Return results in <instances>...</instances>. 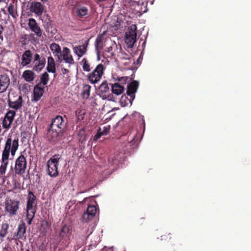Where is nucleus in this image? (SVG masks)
Segmentation results:
<instances>
[{"instance_id": "f257e3e1", "label": "nucleus", "mask_w": 251, "mask_h": 251, "mask_svg": "<svg viewBox=\"0 0 251 251\" xmlns=\"http://www.w3.org/2000/svg\"><path fill=\"white\" fill-rule=\"evenodd\" d=\"M66 123L61 116L52 119L47 133V138L52 144L58 142L62 138Z\"/></svg>"}, {"instance_id": "f03ea898", "label": "nucleus", "mask_w": 251, "mask_h": 251, "mask_svg": "<svg viewBox=\"0 0 251 251\" xmlns=\"http://www.w3.org/2000/svg\"><path fill=\"white\" fill-rule=\"evenodd\" d=\"M14 144L19 147V139L18 138H15L13 140L11 138L7 139L2 153V164L0 168V173H5L6 171L8 162L10 151L12 150Z\"/></svg>"}, {"instance_id": "7ed1b4c3", "label": "nucleus", "mask_w": 251, "mask_h": 251, "mask_svg": "<svg viewBox=\"0 0 251 251\" xmlns=\"http://www.w3.org/2000/svg\"><path fill=\"white\" fill-rule=\"evenodd\" d=\"M104 68L102 64H98L91 73L87 75V80L93 84L98 83L104 74Z\"/></svg>"}, {"instance_id": "20e7f679", "label": "nucleus", "mask_w": 251, "mask_h": 251, "mask_svg": "<svg viewBox=\"0 0 251 251\" xmlns=\"http://www.w3.org/2000/svg\"><path fill=\"white\" fill-rule=\"evenodd\" d=\"M136 25L133 24L128 27L126 33L125 43L128 48H132L136 41Z\"/></svg>"}, {"instance_id": "39448f33", "label": "nucleus", "mask_w": 251, "mask_h": 251, "mask_svg": "<svg viewBox=\"0 0 251 251\" xmlns=\"http://www.w3.org/2000/svg\"><path fill=\"white\" fill-rule=\"evenodd\" d=\"M25 223L23 222L22 224L18 225L17 231L13 235L8 236L7 240L9 241L12 240H24L25 239Z\"/></svg>"}, {"instance_id": "423d86ee", "label": "nucleus", "mask_w": 251, "mask_h": 251, "mask_svg": "<svg viewBox=\"0 0 251 251\" xmlns=\"http://www.w3.org/2000/svg\"><path fill=\"white\" fill-rule=\"evenodd\" d=\"M34 66L33 70L37 72H41L45 67L46 60L44 55H40L38 53H35L33 56Z\"/></svg>"}, {"instance_id": "0eeeda50", "label": "nucleus", "mask_w": 251, "mask_h": 251, "mask_svg": "<svg viewBox=\"0 0 251 251\" xmlns=\"http://www.w3.org/2000/svg\"><path fill=\"white\" fill-rule=\"evenodd\" d=\"M26 199V212L36 213L37 206L36 198L32 191L28 190Z\"/></svg>"}, {"instance_id": "6e6552de", "label": "nucleus", "mask_w": 251, "mask_h": 251, "mask_svg": "<svg viewBox=\"0 0 251 251\" xmlns=\"http://www.w3.org/2000/svg\"><path fill=\"white\" fill-rule=\"evenodd\" d=\"M75 12L79 19H86L89 13L88 6L86 4H78L75 8Z\"/></svg>"}, {"instance_id": "1a4fd4ad", "label": "nucleus", "mask_w": 251, "mask_h": 251, "mask_svg": "<svg viewBox=\"0 0 251 251\" xmlns=\"http://www.w3.org/2000/svg\"><path fill=\"white\" fill-rule=\"evenodd\" d=\"M19 201L15 200H8L5 202V210L10 215H16L19 209Z\"/></svg>"}, {"instance_id": "9d476101", "label": "nucleus", "mask_w": 251, "mask_h": 251, "mask_svg": "<svg viewBox=\"0 0 251 251\" xmlns=\"http://www.w3.org/2000/svg\"><path fill=\"white\" fill-rule=\"evenodd\" d=\"M26 167V159L23 155L21 154L16 160L15 173H25Z\"/></svg>"}, {"instance_id": "9b49d317", "label": "nucleus", "mask_w": 251, "mask_h": 251, "mask_svg": "<svg viewBox=\"0 0 251 251\" xmlns=\"http://www.w3.org/2000/svg\"><path fill=\"white\" fill-rule=\"evenodd\" d=\"M44 92V87L37 84L34 87L32 101H37L40 100Z\"/></svg>"}, {"instance_id": "f8f14e48", "label": "nucleus", "mask_w": 251, "mask_h": 251, "mask_svg": "<svg viewBox=\"0 0 251 251\" xmlns=\"http://www.w3.org/2000/svg\"><path fill=\"white\" fill-rule=\"evenodd\" d=\"M10 85V78L5 75H0V93L5 92Z\"/></svg>"}, {"instance_id": "ddd939ff", "label": "nucleus", "mask_w": 251, "mask_h": 251, "mask_svg": "<svg viewBox=\"0 0 251 251\" xmlns=\"http://www.w3.org/2000/svg\"><path fill=\"white\" fill-rule=\"evenodd\" d=\"M59 158H52L49 159L47 162L48 173H58V166Z\"/></svg>"}, {"instance_id": "4468645a", "label": "nucleus", "mask_w": 251, "mask_h": 251, "mask_svg": "<svg viewBox=\"0 0 251 251\" xmlns=\"http://www.w3.org/2000/svg\"><path fill=\"white\" fill-rule=\"evenodd\" d=\"M139 86L138 82L133 80L127 86L126 94L128 96L133 99L135 98V93L136 92Z\"/></svg>"}, {"instance_id": "2eb2a0df", "label": "nucleus", "mask_w": 251, "mask_h": 251, "mask_svg": "<svg viewBox=\"0 0 251 251\" xmlns=\"http://www.w3.org/2000/svg\"><path fill=\"white\" fill-rule=\"evenodd\" d=\"M71 234V227L66 224L62 225L59 234V237L61 240H66Z\"/></svg>"}, {"instance_id": "dca6fc26", "label": "nucleus", "mask_w": 251, "mask_h": 251, "mask_svg": "<svg viewBox=\"0 0 251 251\" xmlns=\"http://www.w3.org/2000/svg\"><path fill=\"white\" fill-rule=\"evenodd\" d=\"M33 54L29 50H25L22 56L21 64L22 66L29 65L32 59Z\"/></svg>"}, {"instance_id": "f3484780", "label": "nucleus", "mask_w": 251, "mask_h": 251, "mask_svg": "<svg viewBox=\"0 0 251 251\" xmlns=\"http://www.w3.org/2000/svg\"><path fill=\"white\" fill-rule=\"evenodd\" d=\"M88 45V41H86L85 43L82 45L74 47L73 48L74 52L78 57L82 56L87 52Z\"/></svg>"}, {"instance_id": "a211bd4d", "label": "nucleus", "mask_w": 251, "mask_h": 251, "mask_svg": "<svg viewBox=\"0 0 251 251\" xmlns=\"http://www.w3.org/2000/svg\"><path fill=\"white\" fill-rule=\"evenodd\" d=\"M62 56L63 57V59L66 63H68L70 65H72L74 63V60L71 54L70 50L68 48H63L62 52Z\"/></svg>"}, {"instance_id": "6ab92c4d", "label": "nucleus", "mask_w": 251, "mask_h": 251, "mask_svg": "<svg viewBox=\"0 0 251 251\" xmlns=\"http://www.w3.org/2000/svg\"><path fill=\"white\" fill-rule=\"evenodd\" d=\"M28 26L31 30L34 32L38 37L42 36V33L41 28L38 25L35 19L31 18L29 20Z\"/></svg>"}, {"instance_id": "aec40b11", "label": "nucleus", "mask_w": 251, "mask_h": 251, "mask_svg": "<svg viewBox=\"0 0 251 251\" xmlns=\"http://www.w3.org/2000/svg\"><path fill=\"white\" fill-rule=\"evenodd\" d=\"M31 10L38 16L42 14L44 10V6L39 2H33L31 5Z\"/></svg>"}, {"instance_id": "412c9836", "label": "nucleus", "mask_w": 251, "mask_h": 251, "mask_svg": "<svg viewBox=\"0 0 251 251\" xmlns=\"http://www.w3.org/2000/svg\"><path fill=\"white\" fill-rule=\"evenodd\" d=\"M51 50L55 56H57L58 61H61L62 52L60 47L56 43H52L50 46Z\"/></svg>"}, {"instance_id": "4be33fe9", "label": "nucleus", "mask_w": 251, "mask_h": 251, "mask_svg": "<svg viewBox=\"0 0 251 251\" xmlns=\"http://www.w3.org/2000/svg\"><path fill=\"white\" fill-rule=\"evenodd\" d=\"M8 101L10 107L15 110H18L20 109L22 106V97L21 96H20L18 99L15 101H12L9 99Z\"/></svg>"}, {"instance_id": "5701e85b", "label": "nucleus", "mask_w": 251, "mask_h": 251, "mask_svg": "<svg viewBox=\"0 0 251 251\" xmlns=\"http://www.w3.org/2000/svg\"><path fill=\"white\" fill-rule=\"evenodd\" d=\"M47 70L49 73H55L56 72L55 61L53 58L51 56L48 58Z\"/></svg>"}, {"instance_id": "b1692460", "label": "nucleus", "mask_w": 251, "mask_h": 251, "mask_svg": "<svg viewBox=\"0 0 251 251\" xmlns=\"http://www.w3.org/2000/svg\"><path fill=\"white\" fill-rule=\"evenodd\" d=\"M9 226L7 223H2L0 228V241L2 242L8 233Z\"/></svg>"}, {"instance_id": "393cba45", "label": "nucleus", "mask_w": 251, "mask_h": 251, "mask_svg": "<svg viewBox=\"0 0 251 251\" xmlns=\"http://www.w3.org/2000/svg\"><path fill=\"white\" fill-rule=\"evenodd\" d=\"M99 91L102 97L106 96L105 94L109 92V88L106 81H103L99 86Z\"/></svg>"}, {"instance_id": "a878e982", "label": "nucleus", "mask_w": 251, "mask_h": 251, "mask_svg": "<svg viewBox=\"0 0 251 251\" xmlns=\"http://www.w3.org/2000/svg\"><path fill=\"white\" fill-rule=\"evenodd\" d=\"M23 77L27 82H30L34 79V73L31 70H25L23 72Z\"/></svg>"}, {"instance_id": "bb28decb", "label": "nucleus", "mask_w": 251, "mask_h": 251, "mask_svg": "<svg viewBox=\"0 0 251 251\" xmlns=\"http://www.w3.org/2000/svg\"><path fill=\"white\" fill-rule=\"evenodd\" d=\"M126 158L125 155L122 152H119L116 154L113 159V164L118 165L119 164H122L125 160Z\"/></svg>"}, {"instance_id": "cd10ccee", "label": "nucleus", "mask_w": 251, "mask_h": 251, "mask_svg": "<svg viewBox=\"0 0 251 251\" xmlns=\"http://www.w3.org/2000/svg\"><path fill=\"white\" fill-rule=\"evenodd\" d=\"M111 91L113 94L116 95H119L122 93L124 91V87L118 83L111 85Z\"/></svg>"}, {"instance_id": "c85d7f7f", "label": "nucleus", "mask_w": 251, "mask_h": 251, "mask_svg": "<svg viewBox=\"0 0 251 251\" xmlns=\"http://www.w3.org/2000/svg\"><path fill=\"white\" fill-rule=\"evenodd\" d=\"M8 13L14 19H16L18 15L17 14V9L15 7L13 3H10L7 7Z\"/></svg>"}, {"instance_id": "c756f323", "label": "nucleus", "mask_w": 251, "mask_h": 251, "mask_svg": "<svg viewBox=\"0 0 251 251\" xmlns=\"http://www.w3.org/2000/svg\"><path fill=\"white\" fill-rule=\"evenodd\" d=\"M91 87L89 84H85L82 87V96L84 99L89 98L90 95V90Z\"/></svg>"}, {"instance_id": "7c9ffc66", "label": "nucleus", "mask_w": 251, "mask_h": 251, "mask_svg": "<svg viewBox=\"0 0 251 251\" xmlns=\"http://www.w3.org/2000/svg\"><path fill=\"white\" fill-rule=\"evenodd\" d=\"M87 139L86 131L83 129L79 130L78 133V140L81 144L84 143Z\"/></svg>"}, {"instance_id": "2f4dec72", "label": "nucleus", "mask_w": 251, "mask_h": 251, "mask_svg": "<svg viewBox=\"0 0 251 251\" xmlns=\"http://www.w3.org/2000/svg\"><path fill=\"white\" fill-rule=\"evenodd\" d=\"M81 64L82 65L83 70L85 72H90L91 70L90 64L86 58H84L81 61Z\"/></svg>"}, {"instance_id": "473e14b6", "label": "nucleus", "mask_w": 251, "mask_h": 251, "mask_svg": "<svg viewBox=\"0 0 251 251\" xmlns=\"http://www.w3.org/2000/svg\"><path fill=\"white\" fill-rule=\"evenodd\" d=\"M49 80V75L47 72L43 73L41 77L40 81L38 83L40 84V85L42 86L46 85L48 84Z\"/></svg>"}, {"instance_id": "72a5a7b5", "label": "nucleus", "mask_w": 251, "mask_h": 251, "mask_svg": "<svg viewBox=\"0 0 251 251\" xmlns=\"http://www.w3.org/2000/svg\"><path fill=\"white\" fill-rule=\"evenodd\" d=\"M97 210V208L93 205H89L88 206L86 212L90 214L93 217L95 216Z\"/></svg>"}, {"instance_id": "f704fd0d", "label": "nucleus", "mask_w": 251, "mask_h": 251, "mask_svg": "<svg viewBox=\"0 0 251 251\" xmlns=\"http://www.w3.org/2000/svg\"><path fill=\"white\" fill-rule=\"evenodd\" d=\"M85 112L82 109H78L75 111V115L78 121H81L84 118Z\"/></svg>"}, {"instance_id": "c9c22d12", "label": "nucleus", "mask_w": 251, "mask_h": 251, "mask_svg": "<svg viewBox=\"0 0 251 251\" xmlns=\"http://www.w3.org/2000/svg\"><path fill=\"white\" fill-rule=\"evenodd\" d=\"M93 218V216L90 215L88 212H86L82 215L81 221L83 223H87Z\"/></svg>"}, {"instance_id": "e433bc0d", "label": "nucleus", "mask_w": 251, "mask_h": 251, "mask_svg": "<svg viewBox=\"0 0 251 251\" xmlns=\"http://www.w3.org/2000/svg\"><path fill=\"white\" fill-rule=\"evenodd\" d=\"M35 213H34V212H31V213L26 212V218L28 220L27 224L28 225L31 224L32 220L35 216Z\"/></svg>"}, {"instance_id": "4c0bfd02", "label": "nucleus", "mask_w": 251, "mask_h": 251, "mask_svg": "<svg viewBox=\"0 0 251 251\" xmlns=\"http://www.w3.org/2000/svg\"><path fill=\"white\" fill-rule=\"evenodd\" d=\"M102 37H98L96 40L95 43H96V49L97 50L99 48L100 49H101L102 48V46L101 45L102 43Z\"/></svg>"}, {"instance_id": "58836bf2", "label": "nucleus", "mask_w": 251, "mask_h": 251, "mask_svg": "<svg viewBox=\"0 0 251 251\" xmlns=\"http://www.w3.org/2000/svg\"><path fill=\"white\" fill-rule=\"evenodd\" d=\"M172 239V234L171 233H166L161 236V240L169 241Z\"/></svg>"}, {"instance_id": "ea45409f", "label": "nucleus", "mask_w": 251, "mask_h": 251, "mask_svg": "<svg viewBox=\"0 0 251 251\" xmlns=\"http://www.w3.org/2000/svg\"><path fill=\"white\" fill-rule=\"evenodd\" d=\"M50 223L47 221H43L41 223V226L45 230H48L50 226Z\"/></svg>"}, {"instance_id": "a19ab883", "label": "nucleus", "mask_w": 251, "mask_h": 251, "mask_svg": "<svg viewBox=\"0 0 251 251\" xmlns=\"http://www.w3.org/2000/svg\"><path fill=\"white\" fill-rule=\"evenodd\" d=\"M2 124L3 127L6 129H8L10 127L11 125V124L8 122L7 120L4 119L2 121Z\"/></svg>"}, {"instance_id": "79ce46f5", "label": "nucleus", "mask_w": 251, "mask_h": 251, "mask_svg": "<svg viewBox=\"0 0 251 251\" xmlns=\"http://www.w3.org/2000/svg\"><path fill=\"white\" fill-rule=\"evenodd\" d=\"M102 135H104V134H103L102 132L101 131V128H99V129L98 130L97 133H96V134L95 135V136L94 137V140H97Z\"/></svg>"}, {"instance_id": "37998d69", "label": "nucleus", "mask_w": 251, "mask_h": 251, "mask_svg": "<svg viewBox=\"0 0 251 251\" xmlns=\"http://www.w3.org/2000/svg\"><path fill=\"white\" fill-rule=\"evenodd\" d=\"M102 135H104V134H103L102 132L101 131V128H99V129L98 130L97 133H96V134L95 135V136L94 137V140H97Z\"/></svg>"}, {"instance_id": "c03bdc74", "label": "nucleus", "mask_w": 251, "mask_h": 251, "mask_svg": "<svg viewBox=\"0 0 251 251\" xmlns=\"http://www.w3.org/2000/svg\"><path fill=\"white\" fill-rule=\"evenodd\" d=\"M15 114H16V113L14 111L9 110L7 112V113L5 115L11 118V119H14Z\"/></svg>"}, {"instance_id": "a18cd8bd", "label": "nucleus", "mask_w": 251, "mask_h": 251, "mask_svg": "<svg viewBox=\"0 0 251 251\" xmlns=\"http://www.w3.org/2000/svg\"><path fill=\"white\" fill-rule=\"evenodd\" d=\"M110 128V126H104L102 129H101V131L104 135H106L109 132Z\"/></svg>"}, {"instance_id": "49530a36", "label": "nucleus", "mask_w": 251, "mask_h": 251, "mask_svg": "<svg viewBox=\"0 0 251 251\" xmlns=\"http://www.w3.org/2000/svg\"><path fill=\"white\" fill-rule=\"evenodd\" d=\"M128 77L127 76H123L121 77H118V80L122 84H126V81L128 80Z\"/></svg>"}, {"instance_id": "de8ad7c7", "label": "nucleus", "mask_w": 251, "mask_h": 251, "mask_svg": "<svg viewBox=\"0 0 251 251\" xmlns=\"http://www.w3.org/2000/svg\"><path fill=\"white\" fill-rule=\"evenodd\" d=\"M19 147H17V145L15 146V144L13 146L12 150L10 151L11 154L12 156H14L16 153V151H17Z\"/></svg>"}, {"instance_id": "09e8293b", "label": "nucleus", "mask_w": 251, "mask_h": 251, "mask_svg": "<svg viewBox=\"0 0 251 251\" xmlns=\"http://www.w3.org/2000/svg\"><path fill=\"white\" fill-rule=\"evenodd\" d=\"M4 174H0V184H2L5 181V176H4Z\"/></svg>"}, {"instance_id": "8fccbe9b", "label": "nucleus", "mask_w": 251, "mask_h": 251, "mask_svg": "<svg viewBox=\"0 0 251 251\" xmlns=\"http://www.w3.org/2000/svg\"><path fill=\"white\" fill-rule=\"evenodd\" d=\"M4 30L3 26L0 24V40L1 41L3 40V32Z\"/></svg>"}, {"instance_id": "3c124183", "label": "nucleus", "mask_w": 251, "mask_h": 251, "mask_svg": "<svg viewBox=\"0 0 251 251\" xmlns=\"http://www.w3.org/2000/svg\"><path fill=\"white\" fill-rule=\"evenodd\" d=\"M4 119L7 120L8 121V122H9L11 124L12 123V122L13 121V120H14V119H11V118L7 116L6 115L4 116Z\"/></svg>"}, {"instance_id": "603ef678", "label": "nucleus", "mask_w": 251, "mask_h": 251, "mask_svg": "<svg viewBox=\"0 0 251 251\" xmlns=\"http://www.w3.org/2000/svg\"><path fill=\"white\" fill-rule=\"evenodd\" d=\"M135 138V135H134L132 137H131V140H130V142L131 145H133L135 143V142H134Z\"/></svg>"}, {"instance_id": "864d4df0", "label": "nucleus", "mask_w": 251, "mask_h": 251, "mask_svg": "<svg viewBox=\"0 0 251 251\" xmlns=\"http://www.w3.org/2000/svg\"><path fill=\"white\" fill-rule=\"evenodd\" d=\"M51 177H56L58 176V174H48Z\"/></svg>"}, {"instance_id": "5fc2aeb1", "label": "nucleus", "mask_w": 251, "mask_h": 251, "mask_svg": "<svg viewBox=\"0 0 251 251\" xmlns=\"http://www.w3.org/2000/svg\"><path fill=\"white\" fill-rule=\"evenodd\" d=\"M90 181V183L91 184H94V185H95L97 183H96V181L95 180H89Z\"/></svg>"}, {"instance_id": "6e6d98bb", "label": "nucleus", "mask_w": 251, "mask_h": 251, "mask_svg": "<svg viewBox=\"0 0 251 251\" xmlns=\"http://www.w3.org/2000/svg\"><path fill=\"white\" fill-rule=\"evenodd\" d=\"M68 72H69V70L68 69H65V68L63 69V74H65Z\"/></svg>"}, {"instance_id": "4d7b16f0", "label": "nucleus", "mask_w": 251, "mask_h": 251, "mask_svg": "<svg viewBox=\"0 0 251 251\" xmlns=\"http://www.w3.org/2000/svg\"><path fill=\"white\" fill-rule=\"evenodd\" d=\"M8 0H0V3H6Z\"/></svg>"}, {"instance_id": "13d9d810", "label": "nucleus", "mask_w": 251, "mask_h": 251, "mask_svg": "<svg viewBox=\"0 0 251 251\" xmlns=\"http://www.w3.org/2000/svg\"><path fill=\"white\" fill-rule=\"evenodd\" d=\"M1 11L3 12L4 14H6V11L4 8H1Z\"/></svg>"}, {"instance_id": "bf43d9fd", "label": "nucleus", "mask_w": 251, "mask_h": 251, "mask_svg": "<svg viewBox=\"0 0 251 251\" xmlns=\"http://www.w3.org/2000/svg\"><path fill=\"white\" fill-rule=\"evenodd\" d=\"M22 174H21V173H19V174H15L13 176L15 178L17 177V175H19V176H21Z\"/></svg>"}, {"instance_id": "052dcab7", "label": "nucleus", "mask_w": 251, "mask_h": 251, "mask_svg": "<svg viewBox=\"0 0 251 251\" xmlns=\"http://www.w3.org/2000/svg\"><path fill=\"white\" fill-rule=\"evenodd\" d=\"M106 0H97V1L98 2H101V1H105Z\"/></svg>"}, {"instance_id": "680f3d73", "label": "nucleus", "mask_w": 251, "mask_h": 251, "mask_svg": "<svg viewBox=\"0 0 251 251\" xmlns=\"http://www.w3.org/2000/svg\"><path fill=\"white\" fill-rule=\"evenodd\" d=\"M145 218H144V217L141 218L140 219V220H143V221H144V220H145Z\"/></svg>"}, {"instance_id": "e2e57ef3", "label": "nucleus", "mask_w": 251, "mask_h": 251, "mask_svg": "<svg viewBox=\"0 0 251 251\" xmlns=\"http://www.w3.org/2000/svg\"><path fill=\"white\" fill-rule=\"evenodd\" d=\"M43 2H46L48 0H41Z\"/></svg>"}, {"instance_id": "0e129e2a", "label": "nucleus", "mask_w": 251, "mask_h": 251, "mask_svg": "<svg viewBox=\"0 0 251 251\" xmlns=\"http://www.w3.org/2000/svg\"><path fill=\"white\" fill-rule=\"evenodd\" d=\"M145 44H146V42H145V41H144V43H143V45H144Z\"/></svg>"}, {"instance_id": "69168bd1", "label": "nucleus", "mask_w": 251, "mask_h": 251, "mask_svg": "<svg viewBox=\"0 0 251 251\" xmlns=\"http://www.w3.org/2000/svg\"><path fill=\"white\" fill-rule=\"evenodd\" d=\"M25 251H30V250L28 249H27Z\"/></svg>"}, {"instance_id": "338daca9", "label": "nucleus", "mask_w": 251, "mask_h": 251, "mask_svg": "<svg viewBox=\"0 0 251 251\" xmlns=\"http://www.w3.org/2000/svg\"><path fill=\"white\" fill-rule=\"evenodd\" d=\"M93 188V186H91V187H90V189H89V190H90V189H91V188Z\"/></svg>"}]
</instances>
